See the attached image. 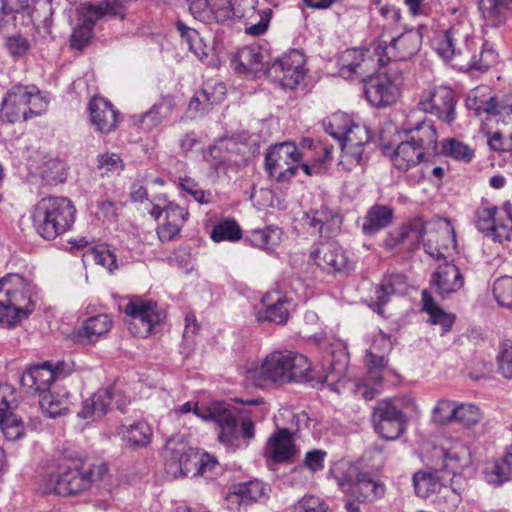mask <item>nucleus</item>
Here are the masks:
<instances>
[{"label": "nucleus", "instance_id": "f257e3e1", "mask_svg": "<svg viewBox=\"0 0 512 512\" xmlns=\"http://www.w3.org/2000/svg\"><path fill=\"white\" fill-rule=\"evenodd\" d=\"M475 50L473 27L467 20L453 23L435 46V51L445 61L457 60L468 70L485 72L496 63L498 54L489 42L483 43L479 55Z\"/></svg>", "mask_w": 512, "mask_h": 512}, {"label": "nucleus", "instance_id": "f03ea898", "mask_svg": "<svg viewBox=\"0 0 512 512\" xmlns=\"http://www.w3.org/2000/svg\"><path fill=\"white\" fill-rule=\"evenodd\" d=\"M108 467L105 463H72L62 467L57 474L45 479V492L60 496H74L89 490L92 485L103 478Z\"/></svg>", "mask_w": 512, "mask_h": 512}, {"label": "nucleus", "instance_id": "7ed1b4c3", "mask_svg": "<svg viewBox=\"0 0 512 512\" xmlns=\"http://www.w3.org/2000/svg\"><path fill=\"white\" fill-rule=\"evenodd\" d=\"M76 208L67 197L50 196L41 199L33 214L36 232L46 240L64 234L75 222Z\"/></svg>", "mask_w": 512, "mask_h": 512}, {"label": "nucleus", "instance_id": "20e7f679", "mask_svg": "<svg viewBox=\"0 0 512 512\" xmlns=\"http://www.w3.org/2000/svg\"><path fill=\"white\" fill-rule=\"evenodd\" d=\"M35 309L31 287L18 274H8L0 279V324L17 325Z\"/></svg>", "mask_w": 512, "mask_h": 512}, {"label": "nucleus", "instance_id": "39448f33", "mask_svg": "<svg viewBox=\"0 0 512 512\" xmlns=\"http://www.w3.org/2000/svg\"><path fill=\"white\" fill-rule=\"evenodd\" d=\"M311 364L307 357L292 351H274L255 370V377L273 383L309 380Z\"/></svg>", "mask_w": 512, "mask_h": 512}, {"label": "nucleus", "instance_id": "423d86ee", "mask_svg": "<svg viewBox=\"0 0 512 512\" xmlns=\"http://www.w3.org/2000/svg\"><path fill=\"white\" fill-rule=\"evenodd\" d=\"M46 108L47 102L36 86L15 85L3 99L1 115L8 122L14 123L20 119L25 121L38 116Z\"/></svg>", "mask_w": 512, "mask_h": 512}, {"label": "nucleus", "instance_id": "0eeeda50", "mask_svg": "<svg viewBox=\"0 0 512 512\" xmlns=\"http://www.w3.org/2000/svg\"><path fill=\"white\" fill-rule=\"evenodd\" d=\"M124 0H104L99 5H84L80 8L78 21L73 29L71 47L83 49L93 37L95 23L104 16L124 17Z\"/></svg>", "mask_w": 512, "mask_h": 512}, {"label": "nucleus", "instance_id": "6e6552de", "mask_svg": "<svg viewBox=\"0 0 512 512\" xmlns=\"http://www.w3.org/2000/svg\"><path fill=\"white\" fill-rule=\"evenodd\" d=\"M402 85L401 69L398 62L390 64L383 74L370 76L364 82V95L375 107H387L396 102Z\"/></svg>", "mask_w": 512, "mask_h": 512}, {"label": "nucleus", "instance_id": "1a4fd4ad", "mask_svg": "<svg viewBox=\"0 0 512 512\" xmlns=\"http://www.w3.org/2000/svg\"><path fill=\"white\" fill-rule=\"evenodd\" d=\"M212 421L219 426L218 440L221 444L232 450L245 448L255 437V425L250 418L241 421L240 431L237 428V420L232 410L225 405L220 412L212 415Z\"/></svg>", "mask_w": 512, "mask_h": 512}, {"label": "nucleus", "instance_id": "9d476101", "mask_svg": "<svg viewBox=\"0 0 512 512\" xmlns=\"http://www.w3.org/2000/svg\"><path fill=\"white\" fill-rule=\"evenodd\" d=\"M241 2L253 7L256 0H196L189 5V11L195 19L202 22L225 24L236 17L244 16Z\"/></svg>", "mask_w": 512, "mask_h": 512}, {"label": "nucleus", "instance_id": "9b49d317", "mask_svg": "<svg viewBox=\"0 0 512 512\" xmlns=\"http://www.w3.org/2000/svg\"><path fill=\"white\" fill-rule=\"evenodd\" d=\"M302 153L293 142L274 145L265 156V170L277 181L284 182L296 175Z\"/></svg>", "mask_w": 512, "mask_h": 512}, {"label": "nucleus", "instance_id": "f8f14e48", "mask_svg": "<svg viewBox=\"0 0 512 512\" xmlns=\"http://www.w3.org/2000/svg\"><path fill=\"white\" fill-rule=\"evenodd\" d=\"M304 55L292 49L266 67V76L283 89H295L304 77Z\"/></svg>", "mask_w": 512, "mask_h": 512}, {"label": "nucleus", "instance_id": "ddd939ff", "mask_svg": "<svg viewBox=\"0 0 512 512\" xmlns=\"http://www.w3.org/2000/svg\"><path fill=\"white\" fill-rule=\"evenodd\" d=\"M372 421L377 434L387 440H395L406 428V416L394 400L378 401L373 409Z\"/></svg>", "mask_w": 512, "mask_h": 512}, {"label": "nucleus", "instance_id": "4468645a", "mask_svg": "<svg viewBox=\"0 0 512 512\" xmlns=\"http://www.w3.org/2000/svg\"><path fill=\"white\" fill-rule=\"evenodd\" d=\"M456 103L455 93L450 87L438 86L423 91L418 107L420 110L450 124L456 118Z\"/></svg>", "mask_w": 512, "mask_h": 512}, {"label": "nucleus", "instance_id": "2eb2a0df", "mask_svg": "<svg viewBox=\"0 0 512 512\" xmlns=\"http://www.w3.org/2000/svg\"><path fill=\"white\" fill-rule=\"evenodd\" d=\"M167 471L174 477L199 474L200 453L184 441H169L166 447Z\"/></svg>", "mask_w": 512, "mask_h": 512}, {"label": "nucleus", "instance_id": "dca6fc26", "mask_svg": "<svg viewBox=\"0 0 512 512\" xmlns=\"http://www.w3.org/2000/svg\"><path fill=\"white\" fill-rule=\"evenodd\" d=\"M17 408L15 389L10 384H0V430L9 441L19 439L24 433L22 419L15 413Z\"/></svg>", "mask_w": 512, "mask_h": 512}, {"label": "nucleus", "instance_id": "f3484780", "mask_svg": "<svg viewBox=\"0 0 512 512\" xmlns=\"http://www.w3.org/2000/svg\"><path fill=\"white\" fill-rule=\"evenodd\" d=\"M466 106L469 110H474L478 116L482 113L507 115L512 113V97L500 101L493 95L491 87L480 85L469 91Z\"/></svg>", "mask_w": 512, "mask_h": 512}, {"label": "nucleus", "instance_id": "a211bd4d", "mask_svg": "<svg viewBox=\"0 0 512 512\" xmlns=\"http://www.w3.org/2000/svg\"><path fill=\"white\" fill-rule=\"evenodd\" d=\"M124 312L135 323H139L142 326L145 335L151 334L153 328L165 319V313L158 307L155 301L143 299L142 297L131 298L125 305Z\"/></svg>", "mask_w": 512, "mask_h": 512}, {"label": "nucleus", "instance_id": "6ab92c4d", "mask_svg": "<svg viewBox=\"0 0 512 512\" xmlns=\"http://www.w3.org/2000/svg\"><path fill=\"white\" fill-rule=\"evenodd\" d=\"M292 308V300L286 293L275 289L266 292L262 297V307L256 311L258 322L285 324Z\"/></svg>", "mask_w": 512, "mask_h": 512}, {"label": "nucleus", "instance_id": "aec40b11", "mask_svg": "<svg viewBox=\"0 0 512 512\" xmlns=\"http://www.w3.org/2000/svg\"><path fill=\"white\" fill-rule=\"evenodd\" d=\"M425 234L424 221L421 218H415L390 232L384 241V245L388 250L401 247L406 251H413L419 247Z\"/></svg>", "mask_w": 512, "mask_h": 512}, {"label": "nucleus", "instance_id": "412c9836", "mask_svg": "<svg viewBox=\"0 0 512 512\" xmlns=\"http://www.w3.org/2000/svg\"><path fill=\"white\" fill-rule=\"evenodd\" d=\"M310 259L328 273L345 272L350 268L345 251L335 242L320 243L310 252Z\"/></svg>", "mask_w": 512, "mask_h": 512}, {"label": "nucleus", "instance_id": "4be33fe9", "mask_svg": "<svg viewBox=\"0 0 512 512\" xmlns=\"http://www.w3.org/2000/svg\"><path fill=\"white\" fill-rule=\"evenodd\" d=\"M304 225L311 229L312 234H319L321 237L330 238L340 231L342 224L341 216L327 206L310 210L303 218Z\"/></svg>", "mask_w": 512, "mask_h": 512}, {"label": "nucleus", "instance_id": "5701e85b", "mask_svg": "<svg viewBox=\"0 0 512 512\" xmlns=\"http://www.w3.org/2000/svg\"><path fill=\"white\" fill-rule=\"evenodd\" d=\"M61 374L59 368L52 369V364L44 362L26 369L20 379L21 385L29 392L39 393L40 396L50 391L51 384Z\"/></svg>", "mask_w": 512, "mask_h": 512}, {"label": "nucleus", "instance_id": "b1692460", "mask_svg": "<svg viewBox=\"0 0 512 512\" xmlns=\"http://www.w3.org/2000/svg\"><path fill=\"white\" fill-rule=\"evenodd\" d=\"M338 485L343 491H346V487H348L352 496L358 501H374L382 497L385 492L383 483L367 473H358L354 481L347 477L339 479Z\"/></svg>", "mask_w": 512, "mask_h": 512}, {"label": "nucleus", "instance_id": "393cba45", "mask_svg": "<svg viewBox=\"0 0 512 512\" xmlns=\"http://www.w3.org/2000/svg\"><path fill=\"white\" fill-rule=\"evenodd\" d=\"M90 121L96 130L108 134L114 131L119 123V112L111 102L103 97H93L88 106Z\"/></svg>", "mask_w": 512, "mask_h": 512}, {"label": "nucleus", "instance_id": "a878e982", "mask_svg": "<svg viewBox=\"0 0 512 512\" xmlns=\"http://www.w3.org/2000/svg\"><path fill=\"white\" fill-rule=\"evenodd\" d=\"M431 284L442 297L459 291L464 285L460 269L453 263L439 265L431 277Z\"/></svg>", "mask_w": 512, "mask_h": 512}, {"label": "nucleus", "instance_id": "bb28decb", "mask_svg": "<svg viewBox=\"0 0 512 512\" xmlns=\"http://www.w3.org/2000/svg\"><path fill=\"white\" fill-rule=\"evenodd\" d=\"M407 140L428 156L439 153L438 134L431 120L417 122L406 129Z\"/></svg>", "mask_w": 512, "mask_h": 512}, {"label": "nucleus", "instance_id": "cd10ccee", "mask_svg": "<svg viewBox=\"0 0 512 512\" xmlns=\"http://www.w3.org/2000/svg\"><path fill=\"white\" fill-rule=\"evenodd\" d=\"M394 219V210L383 204L372 205L361 224L362 233L366 236H372L379 231L387 228Z\"/></svg>", "mask_w": 512, "mask_h": 512}, {"label": "nucleus", "instance_id": "c85d7f7f", "mask_svg": "<svg viewBox=\"0 0 512 512\" xmlns=\"http://www.w3.org/2000/svg\"><path fill=\"white\" fill-rule=\"evenodd\" d=\"M270 487L259 480H252L234 485L228 495V500L239 505H248L252 502L268 497Z\"/></svg>", "mask_w": 512, "mask_h": 512}, {"label": "nucleus", "instance_id": "c756f323", "mask_svg": "<svg viewBox=\"0 0 512 512\" xmlns=\"http://www.w3.org/2000/svg\"><path fill=\"white\" fill-rule=\"evenodd\" d=\"M426 156L428 155L406 139L394 150L391 160L395 169L401 172H408L424 161Z\"/></svg>", "mask_w": 512, "mask_h": 512}, {"label": "nucleus", "instance_id": "7c9ffc66", "mask_svg": "<svg viewBox=\"0 0 512 512\" xmlns=\"http://www.w3.org/2000/svg\"><path fill=\"white\" fill-rule=\"evenodd\" d=\"M295 453L291 433L288 429H278L265 447V456L281 463L290 459Z\"/></svg>", "mask_w": 512, "mask_h": 512}, {"label": "nucleus", "instance_id": "2f4dec72", "mask_svg": "<svg viewBox=\"0 0 512 512\" xmlns=\"http://www.w3.org/2000/svg\"><path fill=\"white\" fill-rule=\"evenodd\" d=\"M425 252L433 258L442 259L444 258V251L450 246L456 247V235L453 227L448 221L440 227L435 235L430 233V237L427 241L423 242Z\"/></svg>", "mask_w": 512, "mask_h": 512}, {"label": "nucleus", "instance_id": "473e14b6", "mask_svg": "<svg viewBox=\"0 0 512 512\" xmlns=\"http://www.w3.org/2000/svg\"><path fill=\"white\" fill-rule=\"evenodd\" d=\"M234 68L238 73H265L264 56L258 46H245L239 49L233 59Z\"/></svg>", "mask_w": 512, "mask_h": 512}, {"label": "nucleus", "instance_id": "72a5a7b5", "mask_svg": "<svg viewBox=\"0 0 512 512\" xmlns=\"http://www.w3.org/2000/svg\"><path fill=\"white\" fill-rule=\"evenodd\" d=\"M112 397V388L99 389L91 397L83 401L78 416L83 419L92 420L102 418L109 410Z\"/></svg>", "mask_w": 512, "mask_h": 512}, {"label": "nucleus", "instance_id": "f704fd0d", "mask_svg": "<svg viewBox=\"0 0 512 512\" xmlns=\"http://www.w3.org/2000/svg\"><path fill=\"white\" fill-rule=\"evenodd\" d=\"M412 480L416 495L422 498L439 491L447 482L443 473L434 469L419 470L413 475Z\"/></svg>", "mask_w": 512, "mask_h": 512}, {"label": "nucleus", "instance_id": "c9c22d12", "mask_svg": "<svg viewBox=\"0 0 512 512\" xmlns=\"http://www.w3.org/2000/svg\"><path fill=\"white\" fill-rule=\"evenodd\" d=\"M225 93L226 88L222 83L215 84L214 86L206 84L200 92L191 98L188 109L191 112H207L224 99Z\"/></svg>", "mask_w": 512, "mask_h": 512}, {"label": "nucleus", "instance_id": "e433bc0d", "mask_svg": "<svg viewBox=\"0 0 512 512\" xmlns=\"http://www.w3.org/2000/svg\"><path fill=\"white\" fill-rule=\"evenodd\" d=\"M367 50L350 48L343 51L338 58V66L340 75L344 78H352L353 75L362 76L366 70L364 67L367 65L366 59Z\"/></svg>", "mask_w": 512, "mask_h": 512}, {"label": "nucleus", "instance_id": "4c0bfd02", "mask_svg": "<svg viewBox=\"0 0 512 512\" xmlns=\"http://www.w3.org/2000/svg\"><path fill=\"white\" fill-rule=\"evenodd\" d=\"M421 45L420 35L415 31H407L392 38L387 47L389 53L398 60H408L415 55Z\"/></svg>", "mask_w": 512, "mask_h": 512}, {"label": "nucleus", "instance_id": "58836bf2", "mask_svg": "<svg viewBox=\"0 0 512 512\" xmlns=\"http://www.w3.org/2000/svg\"><path fill=\"white\" fill-rule=\"evenodd\" d=\"M175 108L174 98L170 95L161 97L148 111L140 115V124L150 130L167 119Z\"/></svg>", "mask_w": 512, "mask_h": 512}, {"label": "nucleus", "instance_id": "ea45409f", "mask_svg": "<svg viewBox=\"0 0 512 512\" xmlns=\"http://www.w3.org/2000/svg\"><path fill=\"white\" fill-rule=\"evenodd\" d=\"M378 342L384 346V350L390 351L391 343L384 336L374 341L371 349L366 354V364L368 368L367 380H371L377 384L382 381V371L388 364V360L384 354L376 352Z\"/></svg>", "mask_w": 512, "mask_h": 512}, {"label": "nucleus", "instance_id": "a19ab883", "mask_svg": "<svg viewBox=\"0 0 512 512\" xmlns=\"http://www.w3.org/2000/svg\"><path fill=\"white\" fill-rule=\"evenodd\" d=\"M118 433L131 448L146 447L152 437V429L145 421H137L129 426L121 425Z\"/></svg>", "mask_w": 512, "mask_h": 512}, {"label": "nucleus", "instance_id": "79ce46f5", "mask_svg": "<svg viewBox=\"0 0 512 512\" xmlns=\"http://www.w3.org/2000/svg\"><path fill=\"white\" fill-rule=\"evenodd\" d=\"M112 327V320L106 314H99L87 319L79 329L78 336L82 341L93 343L105 336Z\"/></svg>", "mask_w": 512, "mask_h": 512}, {"label": "nucleus", "instance_id": "37998d69", "mask_svg": "<svg viewBox=\"0 0 512 512\" xmlns=\"http://www.w3.org/2000/svg\"><path fill=\"white\" fill-rule=\"evenodd\" d=\"M443 465L441 472L445 476L451 475V483H454V478L460 476L463 468L469 464V452L464 446L453 447L444 453Z\"/></svg>", "mask_w": 512, "mask_h": 512}, {"label": "nucleus", "instance_id": "c03bdc74", "mask_svg": "<svg viewBox=\"0 0 512 512\" xmlns=\"http://www.w3.org/2000/svg\"><path fill=\"white\" fill-rule=\"evenodd\" d=\"M39 404L46 416L56 418L68 412L70 405L69 395L67 393L61 394L56 391H49L41 395Z\"/></svg>", "mask_w": 512, "mask_h": 512}, {"label": "nucleus", "instance_id": "a18cd8bd", "mask_svg": "<svg viewBox=\"0 0 512 512\" xmlns=\"http://www.w3.org/2000/svg\"><path fill=\"white\" fill-rule=\"evenodd\" d=\"M479 10L486 25L498 27L505 23L511 12L500 0H480Z\"/></svg>", "mask_w": 512, "mask_h": 512}, {"label": "nucleus", "instance_id": "49530a36", "mask_svg": "<svg viewBox=\"0 0 512 512\" xmlns=\"http://www.w3.org/2000/svg\"><path fill=\"white\" fill-rule=\"evenodd\" d=\"M281 235L282 230L278 226L269 225L261 229L252 230L247 240L256 248L270 250L280 243Z\"/></svg>", "mask_w": 512, "mask_h": 512}, {"label": "nucleus", "instance_id": "de8ad7c7", "mask_svg": "<svg viewBox=\"0 0 512 512\" xmlns=\"http://www.w3.org/2000/svg\"><path fill=\"white\" fill-rule=\"evenodd\" d=\"M177 29L181 34L183 44L200 60L209 54V47L200 36L199 32L186 26L182 22L177 23Z\"/></svg>", "mask_w": 512, "mask_h": 512}, {"label": "nucleus", "instance_id": "09e8293b", "mask_svg": "<svg viewBox=\"0 0 512 512\" xmlns=\"http://www.w3.org/2000/svg\"><path fill=\"white\" fill-rule=\"evenodd\" d=\"M422 300L423 310L428 313L430 323L441 325L443 332L449 331L455 320L454 315L442 310L426 290L422 292Z\"/></svg>", "mask_w": 512, "mask_h": 512}, {"label": "nucleus", "instance_id": "8fccbe9b", "mask_svg": "<svg viewBox=\"0 0 512 512\" xmlns=\"http://www.w3.org/2000/svg\"><path fill=\"white\" fill-rule=\"evenodd\" d=\"M242 238V230L233 219H224L216 223L211 231V239L214 242H236Z\"/></svg>", "mask_w": 512, "mask_h": 512}, {"label": "nucleus", "instance_id": "3c124183", "mask_svg": "<svg viewBox=\"0 0 512 512\" xmlns=\"http://www.w3.org/2000/svg\"><path fill=\"white\" fill-rule=\"evenodd\" d=\"M370 142L368 129L359 124L350 122L343 138L339 142L340 147H365Z\"/></svg>", "mask_w": 512, "mask_h": 512}, {"label": "nucleus", "instance_id": "603ef678", "mask_svg": "<svg viewBox=\"0 0 512 512\" xmlns=\"http://www.w3.org/2000/svg\"><path fill=\"white\" fill-rule=\"evenodd\" d=\"M30 0H0V29L14 25L15 16L29 7Z\"/></svg>", "mask_w": 512, "mask_h": 512}, {"label": "nucleus", "instance_id": "864d4df0", "mask_svg": "<svg viewBox=\"0 0 512 512\" xmlns=\"http://www.w3.org/2000/svg\"><path fill=\"white\" fill-rule=\"evenodd\" d=\"M439 153L465 162L471 161L474 157V151L468 145L455 139L444 141L441 148L439 147Z\"/></svg>", "mask_w": 512, "mask_h": 512}, {"label": "nucleus", "instance_id": "5fc2aeb1", "mask_svg": "<svg viewBox=\"0 0 512 512\" xmlns=\"http://www.w3.org/2000/svg\"><path fill=\"white\" fill-rule=\"evenodd\" d=\"M272 10L265 8L248 18L245 23V33L253 36L264 34L269 26Z\"/></svg>", "mask_w": 512, "mask_h": 512}, {"label": "nucleus", "instance_id": "6e6d98bb", "mask_svg": "<svg viewBox=\"0 0 512 512\" xmlns=\"http://www.w3.org/2000/svg\"><path fill=\"white\" fill-rule=\"evenodd\" d=\"M493 294L497 303L509 310L512 309V277L497 279L493 285Z\"/></svg>", "mask_w": 512, "mask_h": 512}, {"label": "nucleus", "instance_id": "4d7b16f0", "mask_svg": "<svg viewBox=\"0 0 512 512\" xmlns=\"http://www.w3.org/2000/svg\"><path fill=\"white\" fill-rule=\"evenodd\" d=\"M350 122L351 120L345 114L336 113L327 118L323 125L326 133L340 142Z\"/></svg>", "mask_w": 512, "mask_h": 512}, {"label": "nucleus", "instance_id": "13d9d810", "mask_svg": "<svg viewBox=\"0 0 512 512\" xmlns=\"http://www.w3.org/2000/svg\"><path fill=\"white\" fill-rule=\"evenodd\" d=\"M394 287L391 283V278L384 279V281L377 285L375 288L374 296L371 298L372 303L370 306L379 315H383V307L389 302L390 295L394 293Z\"/></svg>", "mask_w": 512, "mask_h": 512}, {"label": "nucleus", "instance_id": "bf43d9fd", "mask_svg": "<svg viewBox=\"0 0 512 512\" xmlns=\"http://www.w3.org/2000/svg\"><path fill=\"white\" fill-rule=\"evenodd\" d=\"M291 512H333L321 498L305 495L291 506Z\"/></svg>", "mask_w": 512, "mask_h": 512}, {"label": "nucleus", "instance_id": "052dcab7", "mask_svg": "<svg viewBox=\"0 0 512 512\" xmlns=\"http://www.w3.org/2000/svg\"><path fill=\"white\" fill-rule=\"evenodd\" d=\"M498 371L505 378H512V340H504L497 355Z\"/></svg>", "mask_w": 512, "mask_h": 512}, {"label": "nucleus", "instance_id": "680f3d73", "mask_svg": "<svg viewBox=\"0 0 512 512\" xmlns=\"http://www.w3.org/2000/svg\"><path fill=\"white\" fill-rule=\"evenodd\" d=\"M456 407L457 403L452 400H439L436 406L433 408L434 421L439 424H449L455 422Z\"/></svg>", "mask_w": 512, "mask_h": 512}, {"label": "nucleus", "instance_id": "e2e57ef3", "mask_svg": "<svg viewBox=\"0 0 512 512\" xmlns=\"http://www.w3.org/2000/svg\"><path fill=\"white\" fill-rule=\"evenodd\" d=\"M481 419L479 408L473 404L457 403L455 422L470 427L477 424Z\"/></svg>", "mask_w": 512, "mask_h": 512}, {"label": "nucleus", "instance_id": "0e129e2a", "mask_svg": "<svg viewBox=\"0 0 512 512\" xmlns=\"http://www.w3.org/2000/svg\"><path fill=\"white\" fill-rule=\"evenodd\" d=\"M499 214L498 208L495 206L480 208L476 211V227L477 229L485 233L488 237V232L491 231L495 225Z\"/></svg>", "mask_w": 512, "mask_h": 512}, {"label": "nucleus", "instance_id": "69168bd1", "mask_svg": "<svg viewBox=\"0 0 512 512\" xmlns=\"http://www.w3.org/2000/svg\"><path fill=\"white\" fill-rule=\"evenodd\" d=\"M97 162V168L101 171L102 176L109 172H119L124 168L122 159L116 153L100 154L97 157Z\"/></svg>", "mask_w": 512, "mask_h": 512}, {"label": "nucleus", "instance_id": "338daca9", "mask_svg": "<svg viewBox=\"0 0 512 512\" xmlns=\"http://www.w3.org/2000/svg\"><path fill=\"white\" fill-rule=\"evenodd\" d=\"M342 154L340 165L347 171L360 165L363 161L364 147H340Z\"/></svg>", "mask_w": 512, "mask_h": 512}, {"label": "nucleus", "instance_id": "774afa93", "mask_svg": "<svg viewBox=\"0 0 512 512\" xmlns=\"http://www.w3.org/2000/svg\"><path fill=\"white\" fill-rule=\"evenodd\" d=\"M512 475L511 464H508L504 459L496 462L490 472L487 473V481L492 484L501 485L508 481Z\"/></svg>", "mask_w": 512, "mask_h": 512}]
</instances>
